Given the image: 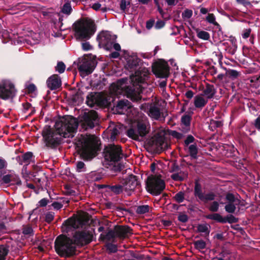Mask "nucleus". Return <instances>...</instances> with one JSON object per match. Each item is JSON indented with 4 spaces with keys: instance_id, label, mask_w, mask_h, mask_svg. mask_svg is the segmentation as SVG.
<instances>
[{
    "instance_id": "nucleus-41",
    "label": "nucleus",
    "mask_w": 260,
    "mask_h": 260,
    "mask_svg": "<svg viewBox=\"0 0 260 260\" xmlns=\"http://www.w3.org/2000/svg\"><path fill=\"white\" fill-rule=\"evenodd\" d=\"M11 183L12 184H16L17 185H20L21 184V180H20L19 177L14 174H11Z\"/></svg>"
},
{
    "instance_id": "nucleus-21",
    "label": "nucleus",
    "mask_w": 260,
    "mask_h": 260,
    "mask_svg": "<svg viewBox=\"0 0 260 260\" xmlns=\"http://www.w3.org/2000/svg\"><path fill=\"white\" fill-rule=\"evenodd\" d=\"M80 222L79 219L75 217H72L66 220L63 223V226H66L67 230H70L71 229H77Z\"/></svg>"
},
{
    "instance_id": "nucleus-4",
    "label": "nucleus",
    "mask_w": 260,
    "mask_h": 260,
    "mask_svg": "<svg viewBox=\"0 0 260 260\" xmlns=\"http://www.w3.org/2000/svg\"><path fill=\"white\" fill-rule=\"evenodd\" d=\"M95 24L91 19H85L75 24V36L78 40H88L95 31Z\"/></svg>"
},
{
    "instance_id": "nucleus-54",
    "label": "nucleus",
    "mask_w": 260,
    "mask_h": 260,
    "mask_svg": "<svg viewBox=\"0 0 260 260\" xmlns=\"http://www.w3.org/2000/svg\"><path fill=\"white\" fill-rule=\"evenodd\" d=\"M119 130L117 128H114L112 131V132H111V139L113 141H114L115 138H116V136L119 134Z\"/></svg>"
},
{
    "instance_id": "nucleus-7",
    "label": "nucleus",
    "mask_w": 260,
    "mask_h": 260,
    "mask_svg": "<svg viewBox=\"0 0 260 260\" xmlns=\"http://www.w3.org/2000/svg\"><path fill=\"white\" fill-rule=\"evenodd\" d=\"M146 185L148 191L155 196L160 194L165 188L164 181L157 175H151L148 177Z\"/></svg>"
},
{
    "instance_id": "nucleus-34",
    "label": "nucleus",
    "mask_w": 260,
    "mask_h": 260,
    "mask_svg": "<svg viewBox=\"0 0 260 260\" xmlns=\"http://www.w3.org/2000/svg\"><path fill=\"white\" fill-rule=\"evenodd\" d=\"M209 226L208 224H203L198 226L197 230L199 232L204 233L206 235H208L210 233L209 230Z\"/></svg>"
},
{
    "instance_id": "nucleus-52",
    "label": "nucleus",
    "mask_w": 260,
    "mask_h": 260,
    "mask_svg": "<svg viewBox=\"0 0 260 260\" xmlns=\"http://www.w3.org/2000/svg\"><path fill=\"white\" fill-rule=\"evenodd\" d=\"M206 20L210 23L215 24V17L213 14H209L206 17Z\"/></svg>"
},
{
    "instance_id": "nucleus-2",
    "label": "nucleus",
    "mask_w": 260,
    "mask_h": 260,
    "mask_svg": "<svg viewBox=\"0 0 260 260\" xmlns=\"http://www.w3.org/2000/svg\"><path fill=\"white\" fill-rule=\"evenodd\" d=\"M124 58L126 60L125 68L129 72H135V74L130 76V80L134 85L141 84L140 87L145 88L151 83L149 80V72L145 68L139 67V58L136 55H130L125 54Z\"/></svg>"
},
{
    "instance_id": "nucleus-55",
    "label": "nucleus",
    "mask_w": 260,
    "mask_h": 260,
    "mask_svg": "<svg viewBox=\"0 0 260 260\" xmlns=\"http://www.w3.org/2000/svg\"><path fill=\"white\" fill-rule=\"evenodd\" d=\"M178 218L180 221L182 222H186L188 220V217L185 214H180Z\"/></svg>"
},
{
    "instance_id": "nucleus-30",
    "label": "nucleus",
    "mask_w": 260,
    "mask_h": 260,
    "mask_svg": "<svg viewBox=\"0 0 260 260\" xmlns=\"http://www.w3.org/2000/svg\"><path fill=\"white\" fill-rule=\"evenodd\" d=\"M207 217L208 219L214 220L220 222L225 223V220L224 219V218L218 213L209 214Z\"/></svg>"
},
{
    "instance_id": "nucleus-46",
    "label": "nucleus",
    "mask_w": 260,
    "mask_h": 260,
    "mask_svg": "<svg viewBox=\"0 0 260 260\" xmlns=\"http://www.w3.org/2000/svg\"><path fill=\"white\" fill-rule=\"evenodd\" d=\"M65 68V64L62 62H59L56 67V71L61 74L64 72Z\"/></svg>"
},
{
    "instance_id": "nucleus-13",
    "label": "nucleus",
    "mask_w": 260,
    "mask_h": 260,
    "mask_svg": "<svg viewBox=\"0 0 260 260\" xmlns=\"http://www.w3.org/2000/svg\"><path fill=\"white\" fill-rule=\"evenodd\" d=\"M98 122V115L95 111H90L84 113L82 125L85 129L93 128Z\"/></svg>"
},
{
    "instance_id": "nucleus-15",
    "label": "nucleus",
    "mask_w": 260,
    "mask_h": 260,
    "mask_svg": "<svg viewBox=\"0 0 260 260\" xmlns=\"http://www.w3.org/2000/svg\"><path fill=\"white\" fill-rule=\"evenodd\" d=\"M139 185L136 177L131 175L122 184L124 192L126 194L129 196Z\"/></svg>"
},
{
    "instance_id": "nucleus-28",
    "label": "nucleus",
    "mask_w": 260,
    "mask_h": 260,
    "mask_svg": "<svg viewBox=\"0 0 260 260\" xmlns=\"http://www.w3.org/2000/svg\"><path fill=\"white\" fill-rule=\"evenodd\" d=\"M149 115L154 119H158L160 116V112L159 109L156 107H151L150 108Z\"/></svg>"
},
{
    "instance_id": "nucleus-6",
    "label": "nucleus",
    "mask_w": 260,
    "mask_h": 260,
    "mask_svg": "<svg viewBox=\"0 0 260 260\" xmlns=\"http://www.w3.org/2000/svg\"><path fill=\"white\" fill-rule=\"evenodd\" d=\"M126 81V79H121L116 83L112 84L110 87L111 94L118 95L126 93L127 97L132 100L138 101L140 99V95H136L133 90L127 86Z\"/></svg>"
},
{
    "instance_id": "nucleus-57",
    "label": "nucleus",
    "mask_w": 260,
    "mask_h": 260,
    "mask_svg": "<svg viewBox=\"0 0 260 260\" xmlns=\"http://www.w3.org/2000/svg\"><path fill=\"white\" fill-rule=\"evenodd\" d=\"M11 174L5 175L2 178V181L5 183H11Z\"/></svg>"
},
{
    "instance_id": "nucleus-37",
    "label": "nucleus",
    "mask_w": 260,
    "mask_h": 260,
    "mask_svg": "<svg viewBox=\"0 0 260 260\" xmlns=\"http://www.w3.org/2000/svg\"><path fill=\"white\" fill-rule=\"evenodd\" d=\"M8 248L4 245H0V260H5L8 252Z\"/></svg>"
},
{
    "instance_id": "nucleus-18",
    "label": "nucleus",
    "mask_w": 260,
    "mask_h": 260,
    "mask_svg": "<svg viewBox=\"0 0 260 260\" xmlns=\"http://www.w3.org/2000/svg\"><path fill=\"white\" fill-rule=\"evenodd\" d=\"M101 42L107 48L113 44L117 39V36L110 31H103L100 35Z\"/></svg>"
},
{
    "instance_id": "nucleus-56",
    "label": "nucleus",
    "mask_w": 260,
    "mask_h": 260,
    "mask_svg": "<svg viewBox=\"0 0 260 260\" xmlns=\"http://www.w3.org/2000/svg\"><path fill=\"white\" fill-rule=\"evenodd\" d=\"M82 47L83 50L88 51L92 48V46L90 45L89 42H84L82 43Z\"/></svg>"
},
{
    "instance_id": "nucleus-8",
    "label": "nucleus",
    "mask_w": 260,
    "mask_h": 260,
    "mask_svg": "<svg viewBox=\"0 0 260 260\" xmlns=\"http://www.w3.org/2000/svg\"><path fill=\"white\" fill-rule=\"evenodd\" d=\"M104 157L111 164L118 161L122 157L121 147L119 145H109L105 148Z\"/></svg>"
},
{
    "instance_id": "nucleus-24",
    "label": "nucleus",
    "mask_w": 260,
    "mask_h": 260,
    "mask_svg": "<svg viewBox=\"0 0 260 260\" xmlns=\"http://www.w3.org/2000/svg\"><path fill=\"white\" fill-rule=\"evenodd\" d=\"M215 93V91L214 87L212 85L208 84L201 94L203 95V96L208 100L209 99H212Z\"/></svg>"
},
{
    "instance_id": "nucleus-64",
    "label": "nucleus",
    "mask_w": 260,
    "mask_h": 260,
    "mask_svg": "<svg viewBox=\"0 0 260 260\" xmlns=\"http://www.w3.org/2000/svg\"><path fill=\"white\" fill-rule=\"evenodd\" d=\"M254 125L256 128L260 129V116L255 119Z\"/></svg>"
},
{
    "instance_id": "nucleus-11",
    "label": "nucleus",
    "mask_w": 260,
    "mask_h": 260,
    "mask_svg": "<svg viewBox=\"0 0 260 260\" xmlns=\"http://www.w3.org/2000/svg\"><path fill=\"white\" fill-rule=\"evenodd\" d=\"M152 71L157 78L167 79L170 75L168 63L164 60H159L152 66Z\"/></svg>"
},
{
    "instance_id": "nucleus-26",
    "label": "nucleus",
    "mask_w": 260,
    "mask_h": 260,
    "mask_svg": "<svg viewBox=\"0 0 260 260\" xmlns=\"http://www.w3.org/2000/svg\"><path fill=\"white\" fill-rule=\"evenodd\" d=\"M91 8L95 11H97L101 10L103 13L106 12L108 10H110V6L105 4L103 2H101V3L99 2L94 3L92 4Z\"/></svg>"
},
{
    "instance_id": "nucleus-5",
    "label": "nucleus",
    "mask_w": 260,
    "mask_h": 260,
    "mask_svg": "<svg viewBox=\"0 0 260 260\" xmlns=\"http://www.w3.org/2000/svg\"><path fill=\"white\" fill-rule=\"evenodd\" d=\"M55 248L57 253L61 256H70L75 253V244L70 238L60 235L55 242Z\"/></svg>"
},
{
    "instance_id": "nucleus-20",
    "label": "nucleus",
    "mask_w": 260,
    "mask_h": 260,
    "mask_svg": "<svg viewBox=\"0 0 260 260\" xmlns=\"http://www.w3.org/2000/svg\"><path fill=\"white\" fill-rule=\"evenodd\" d=\"M47 86L51 90L58 88L61 85V79L57 75H53L47 80Z\"/></svg>"
},
{
    "instance_id": "nucleus-39",
    "label": "nucleus",
    "mask_w": 260,
    "mask_h": 260,
    "mask_svg": "<svg viewBox=\"0 0 260 260\" xmlns=\"http://www.w3.org/2000/svg\"><path fill=\"white\" fill-rule=\"evenodd\" d=\"M197 36L200 39L204 40H208L210 38L209 33L205 31H199L197 32Z\"/></svg>"
},
{
    "instance_id": "nucleus-61",
    "label": "nucleus",
    "mask_w": 260,
    "mask_h": 260,
    "mask_svg": "<svg viewBox=\"0 0 260 260\" xmlns=\"http://www.w3.org/2000/svg\"><path fill=\"white\" fill-rule=\"evenodd\" d=\"M52 206L55 209L59 210L62 207V205L59 202H54L52 204Z\"/></svg>"
},
{
    "instance_id": "nucleus-48",
    "label": "nucleus",
    "mask_w": 260,
    "mask_h": 260,
    "mask_svg": "<svg viewBox=\"0 0 260 260\" xmlns=\"http://www.w3.org/2000/svg\"><path fill=\"white\" fill-rule=\"evenodd\" d=\"M219 208V204L217 202L214 201L211 203L209 207V210L212 212H216Z\"/></svg>"
},
{
    "instance_id": "nucleus-45",
    "label": "nucleus",
    "mask_w": 260,
    "mask_h": 260,
    "mask_svg": "<svg viewBox=\"0 0 260 260\" xmlns=\"http://www.w3.org/2000/svg\"><path fill=\"white\" fill-rule=\"evenodd\" d=\"M192 11L191 10L186 9L182 14V17L184 20H188L191 17Z\"/></svg>"
},
{
    "instance_id": "nucleus-17",
    "label": "nucleus",
    "mask_w": 260,
    "mask_h": 260,
    "mask_svg": "<svg viewBox=\"0 0 260 260\" xmlns=\"http://www.w3.org/2000/svg\"><path fill=\"white\" fill-rule=\"evenodd\" d=\"M92 238V235L87 232H77L74 236V243L77 245H83L89 243Z\"/></svg>"
},
{
    "instance_id": "nucleus-10",
    "label": "nucleus",
    "mask_w": 260,
    "mask_h": 260,
    "mask_svg": "<svg viewBox=\"0 0 260 260\" xmlns=\"http://www.w3.org/2000/svg\"><path fill=\"white\" fill-rule=\"evenodd\" d=\"M15 89L14 84L9 80H3L0 82V98L4 100L14 96Z\"/></svg>"
},
{
    "instance_id": "nucleus-16",
    "label": "nucleus",
    "mask_w": 260,
    "mask_h": 260,
    "mask_svg": "<svg viewBox=\"0 0 260 260\" xmlns=\"http://www.w3.org/2000/svg\"><path fill=\"white\" fill-rule=\"evenodd\" d=\"M194 196L199 201L207 203L214 200L215 195L213 192L205 193L203 191L200 185L196 184L194 187Z\"/></svg>"
},
{
    "instance_id": "nucleus-9",
    "label": "nucleus",
    "mask_w": 260,
    "mask_h": 260,
    "mask_svg": "<svg viewBox=\"0 0 260 260\" xmlns=\"http://www.w3.org/2000/svg\"><path fill=\"white\" fill-rule=\"evenodd\" d=\"M149 125L146 121H139L137 129L130 128L127 131V136L136 140H139V137H143L148 133Z\"/></svg>"
},
{
    "instance_id": "nucleus-59",
    "label": "nucleus",
    "mask_w": 260,
    "mask_h": 260,
    "mask_svg": "<svg viewBox=\"0 0 260 260\" xmlns=\"http://www.w3.org/2000/svg\"><path fill=\"white\" fill-rule=\"evenodd\" d=\"M54 218V213L52 212L47 213L46 215V220L47 222L51 221Z\"/></svg>"
},
{
    "instance_id": "nucleus-14",
    "label": "nucleus",
    "mask_w": 260,
    "mask_h": 260,
    "mask_svg": "<svg viewBox=\"0 0 260 260\" xmlns=\"http://www.w3.org/2000/svg\"><path fill=\"white\" fill-rule=\"evenodd\" d=\"M225 200L226 201L224 203L225 211L229 213H234L236 209V206L240 203V200L231 193L226 194Z\"/></svg>"
},
{
    "instance_id": "nucleus-38",
    "label": "nucleus",
    "mask_w": 260,
    "mask_h": 260,
    "mask_svg": "<svg viewBox=\"0 0 260 260\" xmlns=\"http://www.w3.org/2000/svg\"><path fill=\"white\" fill-rule=\"evenodd\" d=\"M149 211V206L148 205H142L137 207L136 212L138 214H144L148 212Z\"/></svg>"
},
{
    "instance_id": "nucleus-40",
    "label": "nucleus",
    "mask_w": 260,
    "mask_h": 260,
    "mask_svg": "<svg viewBox=\"0 0 260 260\" xmlns=\"http://www.w3.org/2000/svg\"><path fill=\"white\" fill-rule=\"evenodd\" d=\"M72 11L71 5L69 3L64 4L62 8L61 12L66 14L69 15Z\"/></svg>"
},
{
    "instance_id": "nucleus-32",
    "label": "nucleus",
    "mask_w": 260,
    "mask_h": 260,
    "mask_svg": "<svg viewBox=\"0 0 260 260\" xmlns=\"http://www.w3.org/2000/svg\"><path fill=\"white\" fill-rule=\"evenodd\" d=\"M171 177L175 181H182L186 177V174L180 171L173 173Z\"/></svg>"
},
{
    "instance_id": "nucleus-23",
    "label": "nucleus",
    "mask_w": 260,
    "mask_h": 260,
    "mask_svg": "<svg viewBox=\"0 0 260 260\" xmlns=\"http://www.w3.org/2000/svg\"><path fill=\"white\" fill-rule=\"evenodd\" d=\"M115 229L116 236L122 238L126 237L131 232V229L125 226H119L116 227Z\"/></svg>"
},
{
    "instance_id": "nucleus-25",
    "label": "nucleus",
    "mask_w": 260,
    "mask_h": 260,
    "mask_svg": "<svg viewBox=\"0 0 260 260\" xmlns=\"http://www.w3.org/2000/svg\"><path fill=\"white\" fill-rule=\"evenodd\" d=\"M190 118L188 115H184L181 118V129L184 133L189 130Z\"/></svg>"
},
{
    "instance_id": "nucleus-1",
    "label": "nucleus",
    "mask_w": 260,
    "mask_h": 260,
    "mask_svg": "<svg viewBox=\"0 0 260 260\" xmlns=\"http://www.w3.org/2000/svg\"><path fill=\"white\" fill-rule=\"evenodd\" d=\"M78 125L77 121L75 118L67 116L56 122L55 131H53L50 126H45L42 131V136L46 145L51 146L60 143L61 137H73Z\"/></svg>"
},
{
    "instance_id": "nucleus-49",
    "label": "nucleus",
    "mask_w": 260,
    "mask_h": 260,
    "mask_svg": "<svg viewBox=\"0 0 260 260\" xmlns=\"http://www.w3.org/2000/svg\"><path fill=\"white\" fill-rule=\"evenodd\" d=\"M260 76L259 77H257V76L253 77L250 79V82L251 83H255L253 84V86L255 87H257L259 86L260 85Z\"/></svg>"
},
{
    "instance_id": "nucleus-51",
    "label": "nucleus",
    "mask_w": 260,
    "mask_h": 260,
    "mask_svg": "<svg viewBox=\"0 0 260 260\" xmlns=\"http://www.w3.org/2000/svg\"><path fill=\"white\" fill-rule=\"evenodd\" d=\"M224 219L225 220V222H228L230 223H235L237 221V218L232 215L227 216L226 218H224Z\"/></svg>"
},
{
    "instance_id": "nucleus-62",
    "label": "nucleus",
    "mask_w": 260,
    "mask_h": 260,
    "mask_svg": "<svg viewBox=\"0 0 260 260\" xmlns=\"http://www.w3.org/2000/svg\"><path fill=\"white\" fill-rule=\"evenodd\" d=\"M7 165V163L6 161L4 159L0 157V170L6 168Z\"/></svg>"
},
{
    "instance_id": "nucleus-31",
    "label": "nucleus",
    "mask_w": 260,
    "mask_h": 260,
    "mask_svg": "<svg viewBox=\"0 0 260 260\" xmlns=\"http://www.w3.org/2000/svg\"><path fill=\"white\" fill-rule=\"evenodd\" d=\"M109 189L115 194H119L124 191L123 185H109L108 186Z\"/></svg>"
},
{
    "instance_id": "nucleus-3",
    "label": "nucleus",
    "mask_w": 260,
    "mask_h": 260,
    "mask_svg": "<svg viewBox=\"0 0 260 260\" xmlns=\"http://www.w3.org/2000/svg\"><path fill=\"white\" fill-rule=\"evenodd\" d=\"M77 145L83 159L88 160L95 156L98 141L93 136H82Z\"/></svg>"
},
{
    "instance_id": "nucleus-35",
    "label": "nucleus",
    "mask_w": 260,
    "mask_h": 260,
    "mask_svg": "<svg viewBox=\"0 0 260 260\" xmlns=\"http://www.w3.org/2000/svg\"><path fill=\"white\" fill-rule=\"evenodd\" d=\"M156 145L158 148L161 149H167L168 147V144L165 142L164 139L162 137H159L157 139Z\"/></svg>"
},
{
    "instance_id": "nucleus-53",
    "label": "nucleus",
    "mask_w": 260,
    "mask_h": 260,
    "mask_svg": "<svg viewBox=\"0 0 260 260\" xmlns=\"http://www.w3.org/2000/svg\"><path fill=\"white\" fill-rule=\"evenodd\" d=\"M171 135L174 138H176L178 139H181L183 138V135L182 133H179L175 131H172L171 132Z\"/></svg>"
},
{
    "instance_id": "nucleus-60",
    "label": "nucleus",
    "mask_w": 260,
    "mask_h": 260,
    "mask_svg": "<svg viewBox=\"0 0 260 260\" xmlns=\"http://www.w3.org/2000/svg\"><path fill=\"white\" fill-rule=\"evenodd\" d=\"M32 232V229L31 227L26 226L24 228L23 230V233L25 235L30 234Z\"/></svg>"
},
{
    "instance_id": "nucleus-27",
    "label": "nucleus",
    "mask_w": 260,
    "mask_h": 260,
    "mask_svg": "<svg viewBox=\"0 0 260 260\" xmlns=\"http://www.w3.org/2000/svg\"><path fill=\"white\" fill-rule=\"evenodd\" d=\"M98 103V100L95 93H91L87 96L86 103L89 106L92 107Z\"/></svg>"
},
{
    "instance_id": "nucleus-19",
    "label": "nucleus",
    "mask_w": 260,
    "mask_h": 260,
    "mask_svg": "<svg viewBox=\"0 0 260 260\" xmlns=\"http://www.w3.org/2000/svg\"><path fill=\"white\" fill-rule=\"evenodd\" d=\"M131 103L127 100L119 101L115 107V110L119 114H124L128 109L131 108Z\"/></svg>"
},
{
    "instance_id": "nucleus-12",
    "label": "nucleus",
    "mask_w": 260,
    "mask_h": 260,
    "mask_svg": "<svg viewBox=\"0 0 260 260\" xmlns=\"http://www.w3.org/2000/svg\"><path fill=\"white\" fill-rule=\"evenodd\" d=\"M96 65L95 60L91 59L89 57H84L81 59L78 63V69L81 74L83 76H87L91 74Z\"/></svg>"
},
{
    "instance_id": "nucleus-22",
    "label": "nucleus",
    "mask_w": 260,
    "mask_h": 260,
    "mask_svg": "<svg viewBox=\"0 0 260 260\" xmlns=\"http://www.w3.org/2000/svg\"><path fill=\"white\" fill-rule=\"evenodd\" d=\"M208 100L203 95L200 94L194 98V105L196 108L202 109L208 103Z\"/></svg>"
},
{
    "instance_id": "nucleus-50",
    "label": "nucleus",
    "mask_w": 260,
    "mask_h": 260,
    "mask_svg": "<svg viewBox=\"0 0 260 260\" xmlns=\"http://www.w3.org/2000/svg\"><path fill=\"white\" fill-rule=\"evenodd\" d=\"M107 249L111 252H116L117 251V248L116 245L108 243L106 245Z\"/></svg>"
},
{
    "instance_id": "nucleus-36",
    "label": "nucleus",
    "mask_w": 260,
    "mask_h": 260,
    "mask_svg": "<svg viewBox=\"0 0 260 260\" xmlns=\"http://www.w3.org/2000/svg\"><path fill=\"white\" fill-rule=\"evenodd\" d=\"M226 74L232 79H235L240 75V73L235 70H229L226 72Z\"/></svg>"
},
{
    "instance_id": "nucleus-43",
    "label": "nucleus",
    "mask_w": 260,
    "mask_h": 260,
    "mask_svg": "<svg viewBox=\"0 0 260 260\" xmlns=\"http://www.w3.org/2000/svg\"><path fill=\"white\" fill-rule=\"evenodd\" d=\"M176 201L179 203L183 202L184 200V193L182 191H180L176 193L174 196Z\"/></svg>"
},
{
    "instance_id": "nucleus-42",
    "label": "nucleus",
    "mask_w": 260,
    "mask_h": 260,
    "mask_svg": "<svg viewBox=\"0 0 260 260\" xmlns=\"http://www.w3.org/2000/svg\"><path fill=\"white\" fill-rule=\"evenodd\" d=\"M116 236V233L115 232V230L112 231L110 230L105 236L104 239H107L108 241L112 240Z\"/></svg>"
},
{
    "instance_id": "nucleus-33",
    "label": "nucleus",
    "mask_w": 260,
    "mask_h": 260,
    "mask_svg": "<svg viewBox=\"0 0 260 260\" xmlns=\"http://www.w3.org/2000/svg\"><path fill=\"white\" fill-rule=\"evenodd\" d=\"M188 149L191 158L194 159L197 158L198 153V149L197 146L194 144H191L189 146Z\"/></svg>"
},
{
    "instance_id": "nucleus-58",
    "label": "nucleus",
    "mask_w": 260,
    "mask_h": 260,
    "mask_svg": "<svg viewBox=\"0 0 260 260\" xmlns=\"http://www.w3.org/2000/svg\"><path fill=\"white\" fill-rule=\"evenodd\" d=\"M48 203V200L47 199L44 198L41 200L38 203V206L39 207H45L46 206Z\"/></svg>"
},
{
    "instance_id": "nucleus-47",
    "label": "nucleus",
    "mask_w": 260,
    "mask_h": 260,
    "mask_svg": "<svg viewBox=\"0 0 260 260\" xmlns=\"http://www.w3.org/2000/svg\"><path fill=\"white\" fill-rule=\"evenodd\" d=\"M76 170L78 172L85 171L84 163L82 161H78L76 164Z\"/></svg>"
},
{
    "instance_id": "nucleus-44",
    "label": "nucleus",
    "mask_w": 260,
    "mask_h": 260,
    "mask_svg": "<svg viewBox=\"0 0 260 260\" xmlns=\"http://www.w3.org/2000/svg\"><path fill=\"white\" fill-rule=\"evenodd\" d=\"M206 243L203 240H198L194 242L195 247L199 250H202L206 247Z\"/></svg>"
},
{
    "instance_id": "nucleus-29",
    "label": "nucleus",
    "mask_w": 260,
    "mask_h": 260,
    "mask_svg": "<svg viewBox=\"0 0 260 260\" xmlns=\"http://www.w3.org/2000/svg\"><path fill=\"white\" fill-rule=\"evenodd\" d=\"M32 157V153L31 152H28L24 154L22 156V161L20 162V164L22 165L24 163L26 165H28L31 161Z\"/></svg>"
},
{
    "instance_id": "nucleus-63",
    "label": "nucleus",
    "mask_w": 260,
    "mask_h": 260,
    "mask_svg": "<svg viewBox=\"0 0 260 260\" xmlns=\"http://www.w3.org/2000/svg\"><path fill=\"white\" fill-rule=\"evenodd\" d=\"M194 141V138L192 136H188L186 139L185 140V144L187 145L190 143H192Z\"/></svg>"
}]
</instances>
